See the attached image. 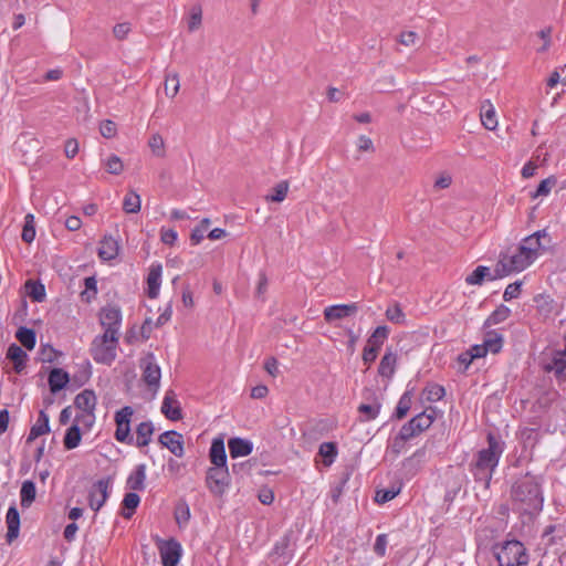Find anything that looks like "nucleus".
Wrapping results in <instances>:
<instances>
[{
	"mask_svg": "<svg viewBox=\"0 0 566 566\" xmlns=\"http://www.w3.org/2000/svg\"><path fill=\"white\" fill-rule=\"evenodd\" d=\"M6 522L8 527L7 541L11 543L19 536L20 530V514L14 504L9 507L6 516Z\"/></svg>",
	"mask_w": 566,
	"mask_h": 566,
	"instance_id": "25",
	"label": "nucleus"
},
{
	"mask_svg": "<svg viewBox=\"0 0 566 566\" xmlns=\"http://www.w3.org/2000/svg\"><path fill=\"white\" fill-rule=\"evenodd\" d=\"M179 75L177 73H168L165 78V93L174 98L179 92Z\"/></svg>",
	"mask_w": 566,
	"mask_h": 566,
	"instance_id": "49",
	"label": "nucleus"
},
{
	"mask_svg": "<svg viewBox=\"0 0 566 566\" xmlns=\"http://www.w3.org/2000/svg\"><path fill=\"white\" fill-rule=\"evenodd\" d=\"M129 31H130V23H128V22L117 23L113 28L114 36L120 41L127 36Z\"/></svg>",
	"mask_w": 566,
	"mask_h": 566,
	"instance_id": "64",
	"label": "nucleus"
},
{
	"mask_svg": "<svg viewBox=\"0 0 566 566\" xmlns=\"http://www.w3.org/2000/svg\"><path fill=\"white\" fill-rule=\"evenodd\" d=\"M202 12L200 7H193L191 10V15L188 22L189 31L197 30L201 24Z\"/></svg>",
	"mask_w": 566,
	"mask_h": 566,
	"instance_id": "62",
	"label": "nucleus"
},
{
	"mask_svg": "<svg viewBox=\"0 0 566 566\" xmlns=\"http://www.w3.org/2000/svg\"><path fill=\"white\" fill-rule=\"evenodd\" d=\"M210 224V219L205 218L200 221V223L191 231L190 241L192 245L199 244L205 237V232L207 231Z\"/></svg>",
	"mask_w": 566,
	"mask_h": 566,
	"instance_id": "51",
	"label": "nucleus"
},
{
	"mask_svg": "<svg viewBox=\"0 0 566 566\" xmlns=\"http://www.w3.org/2000/svg\"><path fill=\"white\" fill-rule=\"evenodd\" d=\"M388 545L387 534H379L374 544V552L377 556L384 557Z\"/></svg>",
	"mask_w": 566,
	"mask_h": 566,
	"instance_id": "61",
	"label": "nucleus"
},
{
	"mask_svg": "<svg viewBox=\"0 0 566 566\" xmlns=\"http://www.w3.org/2000/svg\"><path fill=\"white\" fill-rule=\"evenodd\" d=\"M521 286H522L521 281H516L514 283L509 284L504 291L503 300L509 302L513 298L518 297L521 294Z\"/></svg>",
	"mask_w": 566,
	"mask_h": 566,
	"instance_id": "60",
	"label": "nucleus"
},
{
	"mask_svg": "<svg viewBox=\"0 0 566 566\" xmlns=\"http://www.w3.org/2000/svg\"><path fill=\"white\" fill-rule=\"evenodd\" d=\"M462 488V479L460 476H453L448 481L447 492L444 495L446 502H452Z\"/></svg>",
	"mask_w": 566,
	"mask_h": 566,
	"instance_id": "50",
	"label": "nucleus"
},
{
	"mask_svg": "<svg viewBox=\"0 0 566 566\" xmlns=\"http://www.w3.org/2000/svg\"><path fill=\"white\" fill-rule=\"evenodd\" d=\"M272 191V195L266 196V200L272 202H282L286 198L289 191V181H280L273 187Z\"/></svg>",
	"mask_w": 566,
	"mask_h": 566,
	"instance_id": "45",
	"label": "nucleus"
},
{
	"mask_svg": "<svg viewBox=\"0 0 566 566\" xmlns=\"http://www.w3.org/2000/svg\"><path fill=\"white\" fill-rule=\"evenodd\" d=\"M118 337L106 334L96 336L92 342L91 355L96 363L111 365L116 358Z\"/></svg>",
	"mask_w": 566,
	"mask_h": 566,
	"instance_id": "5",
	"label": "nucleus"
},
{
	"mask_svg": "<svg viewBox=\"0 0 566 566\" xmlns=\"http://www.w3.org/2000/svg\"><path fill=\"white\" fill-rule=\"evenodd\" d=\"M182 548L180 543L170 538L159 545V554L163 566H177L181 557Z\"/></svg>",
	"mask_w": 566,
	"mask_h": 566,
	"instance_id": "13",
	"label": "nucleus"
},
{
	"mask_svg": "<svg viewBox=\"0 0 566 566\" xmlns=\"http://www.w3.org/2000/svg\"><path fill=\"white\" fill-rule=\"evenodd\" d=\"M542 238H549L546 230H539L533 233L532 235L525 238L520 247H525V249H530V251H526L530 256H532L533 261L537 258L538 251L543 249L541 239Z\"/></svg>",
	"mask_w": 566,
	"mask_h": 566,
	"instance_id": "23",
	"label": "nucleus"
},
{
	"mask_svg": "<svg viewBox=\"0 0 566 566\" xmlns=\"http://www.w3.org/2000/svg\"><path fill=\"white\" fill-rule=\"evenodd\" d=\"M389 327L386 325L378 326L367 339V345L380 350L384 342L388 338Z\"/></svg>",
	"mask_w": 566,
	"mask_h": 566,
	"instance_id": "40",
	"label": "nucleus"
},
{
	"mask_svg": "<svg viewBox=\"0 0 566 566\" xmlns=\"http://www.w3.org/2000/svg\"><path fill=\"white\" fill-rule=\"evenodd\" d=\"M161 412L164 416L171 420L178 421L182 419V410L180 402L176 398V394L174 390H167L161 403Z\"/></svg>",
	"mask_w": 566,
	"mask_h": 566,
	"instance_id": "16",
	"label": "nucleus"
},
{
	"mask_svg": "<svg viewBox=\"0 0 566 566\" xmlns=\"http://www.w3.org/2000/svg\"><path fill=\"white\" fill-rule=\"evenodd\" d=\"M70 381L71 377L69 373L62 368L55 367L49 373L48 384L52 394H56L64 389Z\"/></svg>",
	"mask_w": 566,
	"mask_h": 566,
	"instance_id": "19",
	"label": "nucleus"
},
{
	"mask_svg": "<svg viewBox=\"0 0 566 566\" xmlns=\"http://www.w3.org/2000/svg\"><path fill=\"white\" fill-rule=\"evenodd\" d=\"M386 317L395 324H403L406 322V315L398 303L386 310Z\"/></svg>",
	"mask_w": 566,
	"mask_h": 566,
	"instance_id": "53",
	"label": "nucleus"
},
{
	"mask_svg": "<svg viewBox=\"0 0 566 566\" xmlns=\"http://www.w3.org/2000/svg\"><path fill=\"white\" fill-rule=\"evenodd\" d=\"M206 485L214 496H222L230 485V474L227 465L211 467L206 474Z\"/></svg>",
	"mask_w": 566,
	"mask_h": 566,
	"instance_id": "6",
	"label": "nucleus"
},
{
	"mask_svg": "<svg viewBox=\"0 0 566 566\" xmlns=\"http://www.w3.org/2000/svg\"><path fill=\"white\" fill-rule=\"evenodd\" d=\"M99 132L104 138H113L117 133V126L115 122L105 119L99 125Z\"/></svg>",
	"mask_w": 566,
	"mask_h": 566,
	"instance_id": "59",
	"label": "nucleus"
},
{
	"mask_svg": "<svg viewBox=\"0 0 566 566\" xmlns=\"http://www.w3.org/2000/svg\"><path fill=\"white\" fill-rule=\"evenodd\" d=\"M488 353L497 354L503 346V336L496 331H488L483 340Z\"/></svg>",
	"mask_w": 566,
	"mask_h": 566,
	"instance_id": "36",
	"label": "nucleus"
},
{
	"mask_svg": "<svg viewBox=\"0 0 566 566\" xmlns=\"http://www.w3.org/2000/svg\"><path fill=\"white\" fill-rule=\"evenodd\" d=\"M97 403V398L92 389H84L82 392L76 395L74 399L75 408L82 410L84 413H87V417L95 419L94 410Z\"/></svg>",
	"mask_w": 566,
	"mask_h": 566,
	"instance_id": "18",
	"label": "nucleus"
},
{
	"mask_svg": "<svg viewBox=\"0 0 566 566\" xmlns=\"http://www.w3.org/2000/svg\"><path fill=\"white\" fill-rule=\"evenodd\" d=\"M525 247H511L499 254V260L493 270V277H505L514 272L525 270L533 263L532 256L527 254Z\"/></svg>",
	"mask_w": 566,
	"mask_h": 566,
	"instance_id": "3",
	"label": "nucleus"
},
{
	"mask_svg": "<svg viewBox=\"0 0 566 566\" xmlns=\"http://www.w3.org/2000/svg\"><path fill=\"white\" fill-rule=\"evenodd\" d=\"M107 172L112 175H120L124 170V165L117 155H111L104 163Z\"/></svg>",
	"mask_w": 566,
	"mask_h": 566,
	"instance_id": "54",
	"label": "nucleus"
},
{
	"mask_svg": "<svg viewBox=\"0 0 566 566\" xmlns=\"http://www.w3.org/2000/svg\"><path fill=\"white\" fill-rule=\"evenodd\" d=\"M556 185V178L551 176L539 182L535 192L532 195L533 198L547 196L552 188Z\"/></svg>",
	"mask_w": 566,
	"mask_h": 566,
	"instance_id": "57",
	"label": "nucleus"
},
{
	"mask_svg": "<svg viewBox=\"0 0 566 566\" xmlns=\"http://www.w3.org/2000/svg\"><path fill=\"white\" fill-rule=\"evenodd\" d=\"M161 264H153L149 269V273L147 276V296L149 298H156L159 294V289L161 284Z\"/></svg>",
	"mask_w": 566,
	"mask_h": 566,
	"instance_id": "20",
	"label": "nucleus"
},
{
	"mask_svg": "<svg viewBox=\"0 0 566 566\" xmlns=\"http://www.w3.org/2000/svg\"><path fill=\"white\" fill-rule=\"evenodd\" d=\"M123 209L126 213H137L140 210V197L130 190L124 198Z\"/></svg>",
	"mask_w": 566,
	"mask_h": 566,
	"instance_id": "43",
	"label": "nucleus"
},
{
	"mask_svg": "<svg viewBox=\"0 0 566 566\" xmlns=\"http://www.w3.org/2000/svg\"><path fill=\"white\" fill-rule=\"evenodd\" d=\"M21 238L25 243H31L35 238V222H34V216L32 213H28L24 217V224H23Z\"/></svg>",
	"mask_w": 566,
	"mask_h": 566,
	"instance_id": "44",
	"label": "nucleus"
},
{
	"mask_svg": "<svg viewBox=\"0 0 566 566\" xmlns=\"http://www.w3.org/2000/svg\"><path fill=\"white\" fill-rule=\"evenodd\" d=\"M158 442L167 448L174 455L178 458L184 457V437L181 433L175 430L165 431L159 436Z\"/></svg>",
	"mask_w": 566,
	"mask_h": 566,
	"instance_id": "14",
	"label": "nucleus"
},
{
	"mask_svg": "<svg viewBox=\"0 0 566 566\" xmlns=\"http://www.w3.org/2000/svg\"><path fill=\"white\" fill-rule=\"evenodd\" d=\"M175 520L179 526L186 525L190 520V509L185 501L177 503L175 507Z\"/></svg>",
	"mask_w": 566,
	"mask_h": 566,
	"instance_id": "47",
	"label": "nucleus"
},
{
	"mask_svg": "<svg viewBox=\"0 0 566 566\" xmlns=\"http://www.w3.org/2000/svg\"><path fill=\"white\" fill-rule=\"evenodd\" d=\"M154 433V426L150 421L140 422L136 428V446L143 448L149 444Z\"/></svg>",
	"mask_w": 566,
	"mask_h": 566,
	"instance_id": "33",
	"label": "nucleus"
},
{
	"mask_svg": "<svg viewBox=\"0 0 566 566\" xmlns=\"http://www.w3.org/2000/svg\"><path fill=\"white\" fill-rule=\"evenodd\" d=\"M368 397H366L367 400H370L369 403H360L358 406V412H359V420L361 422H368L374 419H376L380 412L381 409V402L376 396L374 391H368Z\"/></svg>",
	"mask_w": 566,
	"mask_h": 566,
	"instance_id": "17",
	"label": "nucleus"
},
{
	"mask_svg": "<svg viewBox=\"0 0 566 566\" xmlns=\"http://www.w3.org/2000/svg\"><path fill=\"white\" fill-rule=\"evenodd\" d=\"M399 492H400V486L399 488L392 486L390 489L378 490L376 492L375 501L380 504L387 503V502L391 501L392 499H395L399 494Z\"/></svg>",
	"mask_w": 566,
	"mask_h": 566,
	"instance_id": "56",
	"label": "nucleus"
},
{
	"mask_svg": "<svg viewBox=\"0 0 566 566\" xmlns=\"http://www.w3.org/2000/svg\"><path fill=\"white\" fill-rule=\"evenodd\" d=\"M436 419L434 409L431 408V412L428 413L427 410L418 413L413 418H411L407 423H405L400 429L407 433V436L412 439L418 437L423 431L429 429Z\"/></svg>",
	"mask_w": 566,
	"mask_h": 566,
	"instance_id": "9",
	"label": "nucleus"
},
{
	"mask_svg": "<svg viewBox=\"0 0 566 566\" xmlns=\"http://www.w3.org/2000/svg\"><path fill=\"white\" fill-rule=\"evenodd\" d=\"M496 559L500 566H523L527 564L528 555L520 541L512 539L501 546Z\"/></svg>",
	"mask_w": 566,
	"mask_h": 566,
	"instance_id": "4",
	"label": "nucleus"
},
{
	"mask_svg": "<svg viewBox=\"0 0 566 566\" xmlns=\"http://www.w3.org/2000/svg\"><path fill=\"white\" fill-rule=\"evenodd\" d=\"M542 368L553 374L558 384L566 382V358L562 354L552 352L549 357L543 358Z\"/></svg>",
	"mask_w": 566,
	"mask_h": 566,
	"instance_id": "12",
	"label": "nucleus"
},
{
	"mask_svg": "<svg viewBox=\"0 0 566 566\" xmlns=\"http://www.w3.org/2000/svg\"><path fill=\"white\" fill-rule=\"evenodd\" d=\"M485 103L488 104V108L485 107V105H482V107H481V122H482V125L486 129L493 130L497 126L495 111H494L492 104L489 101H486Z\"/></svg>",
	"mask_w": 566,
	"mask_h": 566,
	"instance_id": "42",
	"label": "nucleus"
},
{
	"mask_svg": "<svg viewBox=\"0 0 566 566\" xmlns=\"http://www.w3.org/2000/svg\"><path fill=\"white\" fill-rule=\"evenodd\" d=\"M412 390H407L400 397L398 405L394 412V418L401 420L403 419L411 408Z\"/></svg>",
	"mask_w": 566,
	"mask_h": 566,
	"instance_id": "41",
	"label": "nucleus"
},
{
	"mask_svg": "<svg viewBox=\"0 0 566 566\" xmlns=\"http://www.w3.org/2000/svg\"><path fill=\"white\" fill-rule=\"evenodd\" d=\"M396 363L397 355L388 349L379 363L378 374L381 377L391 378L396 370Z\"/></svg>",
	"mask_w": 566,
	"mask_h": 566,
	"instance_id": "28",
	"label": "nucleus"
},
{
	"mask_svg": "<svg viewBox=\"0 0 566 566\" xmlns=\"http://www.w3.org/2000/svg\"><path fill=\"white\" fill-rule=\"evenodd\" d=\"M338 453L337 444L335 442H323L319 446L318 454L323 458V464L329 467L335 461Z\"/></svg>",
	"mask_w": 566,
	"mask_h": 566,
	"instance_id": "39",
	"label": "nucleus"
},
{
	"mask_svg": "<svg viewBox=\"0 0 566 566\" xmlns=\"http://www.w3.org/2000/svg\"><path fill=\"white\" fill-rule=\"evenodd\" d=\"M209 457L214 467L227 465V454L222 439H214L212 441Z\"/></svg>",
	"mask_w": 566,
	"mask_h": 566,
	"instance_id": "30",
	"label": "nucleus"
},
{
	"mask_svg": "<svg viewBox=\"0 0 566 566\" xmlns=\"http://www.w3.org/2000/svg\"><path fill=\"white\" fill-rule=\"evenodd\" d=\"M49 432H50L49 415L44 410H40L35 424H33L30 429V433L27 438V443H31L38 437L49 433Z\"/></svg>",
	"mask_w": 566,
	"mask_h": 566,
	"instance_id": "26",
	"label": "nucleus"
},
{
	"mask_svg": "<svg viewBox=\"0 0 566 566\" xmlns=\"http://www.w3.org/2000/svg\"><path fill=\"white\" fill-rule=\"evenodd\" d=\"M511 315V310L506 306L501 304L497 306L486 318V321L483 324L484 328H489L492 325H497L504 321H506Z\"/></svg>",
	"mask_w": 566,
	"mask_h": 566,
	"instance_id": "37",
	"label": "nucleus"
},
{
	"mask_svg": "<svg viewBox=\"0 0 566 566\" xmlns=\"http://www.w3.org/2000/svg\"><path fill=\"white\" fill-rule=\"evenodd\" d=\"M99 323L105 328L104 334L118 337L122 323V312L117 306H105L99 313Z\"/></svg>",
	"mask_w": 566,
	"mask_h": 566,
	"instance_id": "10",
	"label": "nucleus"
},
{
	"mask_svg": "<svg viewBox=\"0 0 566 566\" xmlns=\"http://www.w3.org/2000/svg\"><path fill=\"white\" fill-rule=\"evenodd\" d=\"M485 279L494 281L499 280L500 277H493V272H491L490 268L479 265L471 274L465 277V283L468 285H482Z\"/></svg>",
	"mask_w": 566,
	"mask_h": 566,
	"instance_id": "29",
	"label": "nucleus"
},
{
	"mask_svg": "<svg viewBox=\"0 0 566 566\" xmlns=\"http://www.w3.org/2000/svg\"><path fill=\"white\" fill-rule=\"evenodd\" d=\"M139 366L143 370L142 378L149 388L158 389L161 378L160 367L156 363L155 355L147 353L139 360Z\"/></svg>",
	"mask_w": 566,
	"mask_h": 566,
	"instance_id": "8",
	"label": "nucleus"
},
{
	"mask_svg": "<svg viewBox=\"0 0 566 566\" xmlns=\"http://www.w3.org/2000/svg\"><path fill=\"white\" fill-rule=\"evenodd\" d=\"M36 495L35 483L31 480H27L22 483L20 490L21 506L28 509L34 502Z\"/></svg>",
	"mask_w": 566,
	"mask_h": 566,
	"instance_id": "34",
	"label": "nucleus"
},
{
	"mask_svg": "<svg viewBox=\"0 0 566 566\" xmlns=\"http://www.w3.org/2000/svg\"><path fill=\"white\" fill-rule=\"evenodd\" d=\"M7 358L13 363V369L17 374H21L28 360V354L17 344L12 343L7 350Z\"/></svg>",
	"mask_w": 566,
	"mask_h": 566,
	"instance_id": "21",
	"label": "nucleus"
},
{
	"mask_svg": "<svg viewBox=\"0 0 566 566\" xmlns=\"http://www.w3.org/2000/svg\"><path fill=\"white\" fill-rule=\"evenodd\" d=\"M92 376V365L88 360H85L78 365L77 370L73 374L71 381L72 386L81 388L84 386Z\"/></svg>",
	"mask_w": 566,
	"mask_h": 566,
	"instance_id": "31",
	"label": "nucleus"
},
{
	"mask_svg": "<svg viewBox=\"0 0 566 566\" xmlns=\"http://www.w3.org/2000/svg\"><path fill=\"white\" fill-rule=\"evenodd\" d=\"M358 308V303L331 305L325 307L324 310V319L327 323L343 319L345 317L356 314Z\"/></svg>",
	"mask_w": 566,
	"mask_h": 566,
	"instance_id": "15",
	"label": "nucleus"
},
{
	"mask_svg": "<svg viewBox=\"0 0 566 566\" xmlns=\"http://www.w3.org/2000/svg\"><path fill=\"white\" fill-rule=\"evenodd\" d=\"M409 440L411 439L400 429L399 433L391 441L390 451L396 455L400 454L405 449L406 442Z\"/></svg>",
	"mask_w": 566,
	"mask_h": 566,
	"instance_id": "55",
	"label": "nucleus"
},
{
	"mask_svg": "<svg viewBox=\"0 0 566 566\" xmlns=\"http://www.w3.org/2000/svg\"><path fill=\"white\" fill-rule=\"evenodd\" d=\"M15 337L28 350H32L34 348L36 343V334L34 329L21 326L18 328Z\"/></svg>",
	"mask_w": 566,
	"mask_h": 566,
	"instance_id": "35",
	"label": "nucleus"
},
{
	"mask_svg": "<svg viewBox=\"0 0 566 566\" xmlns=\"http://www.w3.org/2000/svg\"><path fill=\"white\" fill-rule=\"evenodd\" d=\"M503 453L502 443L492 433L488 434V448L481 449L469 465L474 481L489 490L493 473Z\"/></svg>",
	"mask_w": 566,
	"mask_h": 566,
	"instance_id": "1",
	"label": "nucleus"
},
{
	"mask_svg": "<svg viewBox=\"0 0 566 566\" xmlns=\"http://www.w3.org/2000/svg\"><path fill=\"white\" fill-rule=\"evenodd\" d=\"M538 566H562V560L556 553L545 552L538 563Z\"/></svg>",
	"mask_w": 566,
	"mask_h": 566,
	"instance_id": "63",
	"label": "nucleus"
},
{
	"mask_svg": "<svg viewBox=\"0 0 566 566\" xmlns=\"http://www.w3.org/2000/svg\"><path fill=\"white\" fill-rule=\"evenodd\" d=\"M228 448L231 458L247 457L253 450V444L250 440L242 438H231L228 440Z\"/></svg>",
	"mask_w": 566,
	"mask_h": 566,
	"instance_id": "22",
	"label": "nucleus"
},
{
	"mask_svg": "<svg viewBox=\"0 0 566 566\" xmlns=\"http://www.w3.org/2000/svg\"><path fill=\"white\" fill-rule=\"evenodd\" d=\"M29 296L35 302H42L45 297L44 285L40 282L29 280L25 283Z\"/></svg>",
	"mask_w": 566,
	"mask_h": 566,
	"instance_id": "46",
	"label": "nucleus"
},
{
	"mask_svg": "<svg viewBox=\"0 0 566 566\" xmlns=\"http://www.w3.org/2000/svg\"><path fill=\"white\" fill-rule=\"evenodd\" d=\"M82 439L81 429L77 423H73L65 432L63 443L66 450L75 449Z\"/></svg>",
	"mask_w": 566,
	"mask_h": 566,
	"instance_id": "38",
	"label": "nucleus"
},
{
	"mask_svg": "<svg viewBox=\"0 0 566 566\" xmlns=\"http://www.w3.org/2000/svg\"><path fill=\"white\" fill-rule=\"evenodd\" d=\"M514 502L520 503V509L525 514L538 513L543 509V495L536 478L530 473L514 482L511 489Z\"/></svg>",
	"mask_w": 566,
	"mask_h": 566,
	"instance_id": "2",
	"label": "nucleus"
},
{
	"mask_svg": "<svg viewBox=\"0 0 566 566\" xmlns=\"http://www.w3.org/2000/svg\"><path fill=\"white\" fill-rule=\"evenodd\" d=\"M119 245L117 240L111 235H105L98 248V256L104 261L114 260L118 255Z\"/></svg>",
	"mask_w": 566,
	"mask_h": 566,
	"instance_id": "24",
	"label": "nucleus"
},
{
	"mask_svg": "<svg viewBox=\"0 0 566 566\" xmlns=\"http://www.w3.org/2000/svg\"><path fill=\"white\" fill-rule=\"evenodd\" d=\"M134 415V409L130 406H125L115 412L116 430L114 433L118 442L132 444L134 438L130 433V421Z\"/></svg>",
	"mask_w": 566,
	"mask_h": 566,
	"instance_id": "7",
	"label": "nucleus"
},
{
	"mask_svg": "<svg viewBox=\"0 0 566 566\" xmlns=\"http://www.w3.org/2000/svg\"><path fill=\"white\" fill-rule=\"evenodd\" d=\"M145 480H146V465L138 464V465H136L134 471L127 478L126 484L129 490L143 491V490H145Z\"/></svg>",
	"mask_w": 566,
	"mask_h": 566,
	"instance_id": "27",
	"label": "nucleus"
},
{
	"mask_svg": "<svg viewBox=\"0 0 566 566\" xmlns=\"http://www.w3.org/2000/svg\"><path fill=\"white\" fill-rule=\"evenodd\" d=\"M85 291L82 292L81 296L83 301L91 302L97 294V281L95 276H87L84 279Z\"/></svg>",
	"mask_w": 566,
	"mask_h": 566,
	"instance_id": "52",
	"label": "nucleus"
},
{
	"mask_svg": "<svg viewBox=\"0 0 566 566\" xmlns=\"http://www.w3.org/2000/svg\"><path fill=\"white\" fill-rule=\"evenodd\" d=\"M148 146L150 147L154 155L163 157L165 155V143L159 134H154L149 138Z\"/></svg>",
	"mask_w": 566,
	"mask_h": 566,
	"instance_id": "58",
	"label": "nucleus"
},
{
	"mask_svg": "<svg viewBox=\"0 0 566 566\" xmlns=\"http://www.w3.org/2000/svg\"><path fill=\"white\" fill-rule=\"evenodd\" d=\"M140 503V497L136 492L126 493L122 502L120 515L124 518H130Z\"/></svg>",
	"mask_w": 566,
	"mask_h": 566,
	"instance_id": "32",
	"label": "nucleus"
},
{
	"mask_svg": "<svg viewBox=\"0 0 566 566\" xmlns=\"http://www.w3.org/2000/svg\"><path fill=\"white\" fill-rule=\"evenodd\" d=\"M424 394L428 401L434 402L441 400L444 397L446 389L439 384L430 382L426 386Z\"/></svg>",
	"mask_w": 566,
	"mask_h": 566,
	"instance_id": "48",
	"label": "nucleus"
},
{
	"mask_svg": "<svg viewBox=\"0 0 566 566\" xmlns=\"http://www.w3.org/2000/svg\"><path fill=\"white\" fill-rule=\"evenodd\" d=\"M111 478L93 483L88 492V504L95 512L99 511L109 496Z\"/></svg>",
	"mask_w": 566,
	"mask_h": 566,
	"instance_id": "11",
	"label": "nucleus"
}]
</instances>
